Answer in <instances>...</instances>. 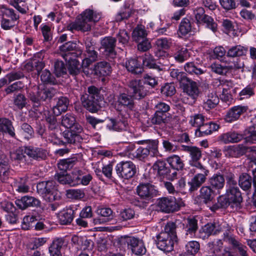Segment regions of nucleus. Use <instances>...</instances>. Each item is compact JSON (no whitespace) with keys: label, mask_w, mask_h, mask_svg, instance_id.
<instances>
[{"label":"nucleus","mask_w":256,"mask_h":256,"mask_svg":"<svg viewBox=\"0 0 256 256\" xmlns=\"http://www.w3.org/2000/svg\"><path fill=\"white\" fill-rule=\"evenodd\" d=\"M174 57L176 62L182 63L190 57V54L187 48H182L174 54Z\"/></svg>","instance_id":"6e6d98bb"},{"label":"nucleus","mask_w":256,"mask_h":256,"mask_svg":"<svg viewBox=\"0 0 256 256\" xmlns=\"http://www.w3.org/2000/svg\"><path fill=\"white\" fill-rule=\"evenodd\" d=\"M248 110L247 106L238 105L231 108L227 112L224 120L228 122H232L238 120L242 114L246 112Z\"/></svg>","instance_id":"a211bd4d"},{"label":"nucleus","mask_w":256,"mask_h":256,"mask_svg":"<svg viewBox=\"0 0 256 256\" xmlns=\"http://www.w3.org/2000/svg\"><path fill=\"white\" fill-rule=\"evenodd\" d=\"M25 154V146L19 148L14 152L10 153V158L12 160L20 162H24L26 160Z\"/></svg>","instance_id":"4d7b16f0"},{"label":"nucleus","mask_w":256,"mask_h":256,"mask_svg":"<svg viewBox=\"0 0 256 256\" xmlns=\"http://www.w3.org/2000/svg\"><path fill=\"white\" fill-rule=\"evenodd\" d=\"M126 67L128 70L134 74H138L142 71L140 63L136 59L129 60L126 63Z\"/></svg>","instance_id":"09e8293b"},{"label":"nucleus","mask_w":256,"mask_h":256,"mask_svg":"<svg viewBox=\"0 0 256 256\" xmlns=\"http://www.w3.org/2000/svg\"><path fill=\"white\" fill-rule=\"evenodd\" d=\"M77 162L78 159L75 157L62 160L58 163V168L60 170L66 172L72 168Z\"/></svg>","instance_id":"de8ad7c7"},{"label":"nucleus","mask_w":256,"mask_h":256,"mask_svg":"<svg viewBox=\"0 0 256 256\" xmlns=\"http://www.w3.org/2000/svg\"><path fill=\"white\" fill-rule=\"evenodd\" d=\"M74 210L72 208H68L61 211L58 214V220L62 224H68L73 220Z\"/></svg>","instance_id":"58836bf2"},{"label":"nucleus","mask_w":256,"mask_h":256,"mask_svg":"<svg viewBox=\"0 0 256 256\" xmlns=\"http://www.w3.org/2000/svg\"><path fill=\"white\" fill-rule=\"evenodd\" d=\"M142 62L144 66L153 69L152 72L144 74V79L156 80L160 78L162 69L156 64L154 58L152 55L146 54L143 58Z\"/></svg>","instance_id":"9d476101"},{"label":"nucleus","mask_w":256,"mask_h":256,"mask_svg":"<svg viewBox=\"0 0 256 256\" xmlns=\"http://www.w3.org/2000/svg\"><path fill=\"white\" fill-rule=\"evenodd\" d=\"M88 93L83 95L81 100L84 107L92 113L96 112L100 108V102L103 99L100 90L94 86L88 88Z\"/></svg>","instance_id":"20e7f679"},{"label":"nucleus","mask_w":256,"mask_h":256,"mask_svg":"<svg viewBox=\"0 0 256 256\" xmlns=\"http://www.w3.org/2000/svg\"><path fill=\"white\" fill-rule=\"evenodd\" d=\"M147 34L144 28L140 26H136L134 30L132 37L136 42H140L141 40L146 38Z\"/></svg>","instance_id":"5fc2aeb1"},{"label":"nucleus","mask_w":256,"mask_h":256,"mask_svg":"<svg viewBox=\"0 0 256 256\" xmlns=\"http://www.w3.org/2000/svg\"><path fill=\"white\" fill-rule=\"evenodd\" d=\"M69 100L67 98L64 96L60 98L56 106L53 107V114L56 116L60 115L62 112L67 110Z\"/></svg>","instance_id":"4c0bfd02"},{"label":"nucleus","mask_w":256,"mask_h":256,"mask_svg":"<svg viewBox=\"0 0 256 256\" xmlns=\"http://www.w3.org/2000/svg\"><path fill=\"white\" fill-rule=\"evenodd\" d=\"M115 170L118 176L121 178L128 180L136 173V165L131 161H122L116 164Z\"/></svg>","instance_id":"1a4fd4ad"},{"label":"nucleus","mask_w":256,"mask_h":256,"mask_svg":"<svg viewBox=\"0 0 256 256\" xmlns=\"http://www.w3.org/2000/svg\"><path fill=\"white\" fill-rule=\"evenodd\" d=\"M136 192L142 202L141 203L138 200L134 202V204L139 206H144L158 194L154 186L149 183L140 184L136 188Z\"/></svg>","instance_id":"423d86ee"},{"label":"nucleus","mask_w":256,"mask_h":256,"mask_svg":"<svg viewBox=\"0 0 256 256\" xmlns=\"http://www.w3.org/2000/svg\"><path fill=\"white\" fill-rule=\"evenodd\" d=\"M167 114L165 113H161V112H156L153 117L152 118V122L155 124H164L167 121Z\"/></svg>","instance_id":"69168bd1"},{"label":"nucleus","mask_w":256,"mask_h":256,"mask_svg":"<svg viewBox=\"0 0 256 256\" xmlns=\"http://www.w3.org/2000/svg\"><path fill=\"white\" fill-rule=\"evenodd\" d=\"M44 66V65L42 61H40L36 58H32L24 64L23 67V70L28 72L36 70V74H40V72Z\"/></svg>","instance_id":"473e14b6"},{"label":"nucleus","mask_w":256,"mask_h":256,"mask_svg":"<svg viewBox=\"0 0 256 256\" xmlns=\"http://www.w3.org/2000/svg\"><path fill=\"white\" fill-rule=\"evenodd\" d=\"M219 102V98L215 92H209L204 100V107L207 110L214 108Z\"/></svg>","instance_id":"f704fd0d"},{"label":"nucleus","mask_w":256,"mask_h":256,"mask_svg":"<svg viewBox=\"0 0 256 256\" xmlns=\"http://www.w3.org/2000/svg\"><path fill=\"white\" fill-rule=\"evenodd\" d=\"M218 202L219 204V206H216V204L214 205L211 207L210 209L212 211H215L216 210L219 208H226L230 206L232 208V204L230 201V200L226 194L224 196H220L218 198Z\"/></svg>","instance_id":"864d4df0"},{"label":"nucleus","mask_w":256,"mask_h":256,"mask_svg":"<svg viewBox=\"0 0 256 256\" xmlns=\"http://www.w3.org/2000/svg\"><path fill=\"white\" fill-rule=\"evenodd\" d=\"M222 245L223 243L222 240L219 239L214 240L208 244L209 250L213 254L212 256H220L219 253L222 247Z\"/></svg>","instance_id":"3c124183"},{"label":"nucleus","mask_w":256,"mask_h":256,"mask_svg":"<svg viewBox=\"0 0 256 256\" xmlns=\"http://www.w3.org/2000/svg\"><path fill=\"white\" fill-rule=\"evenodd\" d=\"M76 44L72 42H68L60 46L59 48L60 54L66 62L69 63L68 70L71 75H78L79 72V62L74 58L81 55L82 50H78L77 53L72 52L76 50Z\"/></svg>","instance_id":"7ed1b4c3"},{"label":"nucleus","mask_w":256,"mask_h":256,"mask_svg":"<svg viewBox=\"0 0 256 256\" xmlns=\"http://www.w3.org/2000/svg\"><path fill=\"white\" fill-rule=\"evenodd\" d=\"M38 193L46 201L52 202L60 198L56 182L53 180L40 182L36 186Z\"/></svg>","instance_id":"39448f33"},{"label":"nucleus","mask_w":256,"mask_h":256,"mask_svg":"<svg viewBox=\"0 0 256 256\" xmlns=\"http://www.w3.org/2000/svg\"><path fill=\"white\" fill-rule=\"evenodd\" d=\"M155 43L157 48L166 50L170 48L172 42L171 38H163L157 39Z\"/></svg>","instance_id":"e2e57ef3"},{"label":"nucleus","mask_w":256,"mask_h":256,"mask_svg":"<svg viewBox=\"0 0 256 256\" xmlns=\"http://www.w3.org/2000/svg\"><path fill=\"white\" fill-rule=\"evenodd\" d=\"M140 81H129L128 94L122 93L118 98L119 104L129 112L134 110L136 105L134 100H141L146 95L147 90L140 82Z\"/></svg>","instance_id":"f257e3e1"},{"label":"nucleus","mask_w":256,"mask_h":256,"mask_svg":"<svg viewBox=\"0 0 256 256\" xmlns=\"http://www.w3.org/2000/svg\"><path fill=\"white\" fill-rule=\"evenodd\" d=\"M74 170L70 174H58L57 175L55 176V179L62 184H67L70 186H74Z\"/></svg>","instance_id":"a19ab883"},{"label":"nucleus","mask_w":256,"mask_h":256,"mask_svg":"<svg viewBox=\"0 0 256 256\" xmlns=\"http://www.w3.org/2000/svg\"><path fill=\"white\" fill-rule=\"evenodd\" d=\"M116 40L112 37H106L101 40V48L104 49L106 54L114 58L116 54L114 50Z\"/></svg>","instance_id":"a878e982"},{"label":"nucleus","mask_w":256,"mask_h":256,"mask_svg":"<svg viewBox=\"0 0 256 256\" xmlns=\"http://www.w3.org/2000/svg\"><path fill=\"white\" fill-rule=\"evenodd\" d=\"M153 170L161 178H166L170 168L162 160H157L152 166Z\"/></svg>","instance_id":"e433bc0d"},{"label":"nucleus","mask_w":256,"mask_h":256,"mask_svg":"<svg viewBox=\"0 0 256 256\" xmlns=\"http://www.w3.org/2000/svg\"><path fill=\"white\" fill-rule=\"evenodd\" d=\"M200 192V198L204 203L208 204L212 200L214 192L210 186H202Z\"/></svg>","instance_id":"49530a36"},{"label":"nucleus","mask_w":256,"mask_h":256,"mask_svg":"<svg viewBox=\"0 0 256 256\" xmlns=\"http://www.w3.org/2000/svg\"><path fill=\"white\" fill-rule=\"evenodd\" d=\"M74 186L80 184L88 186L92 179V174L84 169L74 168Z\"/></svg>","instance_id":"aec40b11"},{"label":"nucleus","mask_w":256,"mask_h":256,"mask_svg":"<svg viewBox=\"0 0 256 256\" xmlns=\"http://www.w3.org/2000/svg\"><path fill=\"white\" fill-rule=\"evenodd\" d=\"M238 184L242 189L246 192H249L252 188V180L251 176L243 173L239 176Z\"/></svg>","instance_id":"79ce46f5"},{"label":"nucleus","mask_w":256,"mask_h":256,"mask_svg":"<svg viewBox=\"0 0 256 256\" xmlns=\"http://www.w3.org/2000/svg\"><path fill=\"white\" fill-rule=\"evenodd\" d=\"M182 150L188 154L190 157L188 164L192 167L198 168L204 166L200 162L202 156V150L196 146H182Z\"/></svg>","instance_id":"ddd939ff"},{"label":"nucleus","mask_w":256,"mask_h":256,"mask_svg":"<svg viewBox=\"0 0 256 256\" xmlns=\"http://www.w3.org/2000/svg\"><path fill=\"white\" fill-rule=\"evenodd\" d=\"M246 152V148L242 145L228 146L224 150V154L228 158H238L244 154Z\"/></svg>","instance_id":"7c9ffc66"},{"label":"nucleus","mask_w":256,"mask_h":256,"mask_svg":"<svg viewBox=\"0 0 256 256\" xmlns=\"http://www.w3.org/2000/svg\"><path fill=\"white\" fill-rule=\"evenodd\" d=\"M68 28L72 30H80L82 32H88L91 29V25L84 18H82L80 16H78L76 21L70 24Z\"/></svg>","instance_id":"c756f323"},{"label":"nucleus","mask_w":256,"mask_h":256,"mask_svg":"<svg viewBox=\"0 0 256 256\" xmlns=\"http://www.w3.org/2000/svg\"><path fill=\"white\" fill-rule=\"evenodd\" d=\"M222 231L218 223H209L204 226L199 231L198 236L204 240L212 234H216Z\"/></svg>","instance_id":"412c9836"},{"label":"nucleus","mask_w":256,"mask_h":256,"mask_svg":"<svg viewBox=\"0 0 256 256\" xmlns=\"http://www.w3.org/2000/svg\"><path fill=\"white\" fill-rule=\"evenodd\" d=\"M190 174H196L188 183L190 186L189 191L192 192L196 190L206 182L209 170L204 166L194 168L190 170Z\"/></svg>","instance_id":"0eeeda50"},{"label":"nucleus","mask_w":256,"mask_h":256,"mask_svg":"<svg viewBox=\"0 0 256 256\" xmlns=\"http://www.w3.org/2000/svg\"><path fill=\"white\" fill-rule=\"evenodd\" d=\"M15 203L20 208L24 210L29 206H39L40 202L34 197L24 196L21 199L16 200Z\"/></svg>","instance_id":"cd10ccee"},{"label":"nucleus","mask_w":256,"mask_h":256,"mask_svg":"<svg viewBox=\"0 0 256 256\" xmlns=\"http://www.w3.org/2000/svg\"><path fill=\"white\" fill-rule=\"evenodd\" d=\"M45 118L48 124V129L52 131H54L51 133L53 135L54 138H58L56 134V132H59V124L57 122L56 115L50 111H45L44 113Z\"/></svg>","instance_id":"bb28decb"},{"label":"nucleus","mask_w":256,"mask_h":256,"mask_svg":"<svg viewBox=\"0 0 256 256\" xmlns=\"http://www.w3.org/2000/svg\"><path fill=\"white\" fill-rule=\"evenodd\" d=\"M158 206L160 210L170 213L179 210L180 206L176 202L174 198L164 197L158 200Z\"/></svg>","instance_id":"f3484780"},{"label":"nucleus","mask_w":256,"mask_h":256,"mask_svg":"<svg viewBox=\"0 0 256 256\" xmlns=\"http://www.w3.org/2000/svg\"><path fill=\"white\" fill-rule=\"evenodd\" d=\"M226 195L232 204V208H237L242 201V198L238 188H226Z\"/></svg>","instance_id":"5701e85b"},{"label":"nucleus","mask_w":256,"mask_h":256,"mask_svg":"<svg viewBox=\"0 0 256 256\" xmlns=\"http://www.w3.org/2000/svg\"><path fill=\"white\" fill-rule=\"evenodd\" d=\"M192 30V24L190 20L186 18H183L178 26V34L182 36H185Z\"/></svg>","instance_id":"8fccbe9b"},{"label":"nucleus","mask_w":256,"mask_h":256,"mask_svg":"<svg viewBox=\"0 0 256 256\" xmlns=\"http://www.w3.org/2000/svg\"><path fill=\"white\" fill-rule=\"evenodd\" d=\"M204 8L202 7L196 8L194 10L195 18L198 24H206L208 28L215 32L217 28V24L212 18L206 15Z\"/></svg>","instance_id":"dca6fc26"},{"label":"nucleus","mask_w":256,"mask_h":256,"mask_svg":"<svg viewBox=\"0 0 256 256\" xmlns=\"http://www.w3.org/2000/svg\"><path fill=\"white\" fill-rule=\"evenodd\" d=\"M112 68L108 62L102 61L96 63L92 70H90V74L97 76H105L110 74Z\"/></svg>","instance_id":"b1692460"},{"label":"nucleus","mask_w":256,"mask_h":256,"mask_svg":"<svg viewBox=\"0 0 256 256\" xmlns=\"http://www.w3.org/2000/svg\"><path fill=\"white\" fill-rule=\"evenodd\" d=\"M166 161L172 169L182 170L184 168V163L178 155L173 154L168 156Z\"/></svg>","instance_id":"37998d69"},{"label":"nucleus","mask_w":256,"mask_h":256,"mask_svg":"<svg viewBox=\"0 0 256 256\" xmlns=\"http://www.w3.org/2000/svg\"><path fill=\"white\" fill-rule=\"evenodd\" d=\"M36 220V219L34 216H25L22 223V228L24 230H28L34 227V224Z\"/></svg>","instance_id":"052dcab7"},{"label":"nucleus","mask_w":256,"mask_h":256,"mask_svg":"<svg viewBox=\"0 0 256 256\" xmlns=\"http://www.w3.org/2000/svg\"><path fill=\"white\" fill-rule=\"evenodd\" d=\"M210 68L213 72L221 75H226L230 71V68L228 66H222L218 63L212 64Z\"/></svg>","instance_id":"338daca9"},{"label":"nucleus","mask_w":256,"mask_h":256,"mask_svg":"<svg viewBox=\"0 0 256 256\" xmlns=\"http://www.w3.org/2000/svg\"><path fill=\"white\" fill-rule=\"evenodd\" d=\"M230 233L228 230L224 233V240L232 244L234 247L236 248L240 256H248V248L240 244L234 237L230 235Z\"/></svg>","instance_id":"393cba45"},{"label":"nucleus","mask_w":256,"mask_h":256,"mask_svg":"<svg viewBox=\"0 0 256 256\" xmlns=\"http://www.w3.org/2000/svg\"><path fill=\"white\" fill-rule=\"evenodd\" d=\"M242 138L243 136L242 134L233 131L223 134L219 137L220 140L226 144L238 142Z\"/></svg>","instance_id":"2f4dec72"},{"label":"nucleus","mask_w":256,"mask_h":256,"mask_svg":"<svg viewBox=\"0 0 256 256\" xmlns=\"http://www.w3.org/2000/svg\"><path fill=\"white\" fill-rule=\"evenodd\" d=\"M20 134L25 139L29 140L33 136L34 130L30 125L24 123L21 126Z\"/></svg>","instance_id":"680f3d73"},{"label":"nucleus","mask_w":256,"mask_h":256,"mask_svg":"<svg viewBox=\"0 0 256 256\" xmlns=\"http://www.w3.org/2000/svg\"><path fill=\"white\" fill-rule=\"evenodd\" d=\"M219 128V126L212 122H204L200 126L199 128H196L195 131V134L197 136H204L211 134L213 132Z\"/></svg>","instance_id":"c85d7f7f"},{"label":"nucleus","mask_w":256,"mask_h":256,"mask_svg":"<svg viewBox=\"0 0 256 256\" xmlns=\"http://www.w3.org/2000/svg\"><path fill=\"white\" fill-rule=\"evenodd\" d=\"M205 122V118L202 114H196L190 117V124L199 128L200 126Z\"/></svg>","instance_id":"13d9d810"},{"label":"nucleus","mask_w":256,"mask_h":256,"mask_svg":"<svg viewBox=\"0 0 256 256\" xmlns=\"http://www.w3.org/2000/svg\"><path fill=\"white\" fill-rule=\"evenodd\" d=\"M101 14L96 10L90 9L86 10L81 14L80 16L84 18L88 22H98L101 18Z\"/></svg>","instance_id":"c03bdc74"},{"label":"nucleus","mask_w":256,"mask_h":256,"mask_svg":"<svg viewBox=\"0 0 256 256\" xmlns=\"http://www.w3.org/2000/svg\"><path fill=\"white\" fill-rule=\"evenodd\" d=\"M176 228H182L185 234L190 238H192L198 229V220L194 218L183 220L182 222L176 220L175 222Z\"/></svg>","instance_id":"f8f14e48"},{"label":"nucleus","mask_w":256,"mask_h":256,"mask_svg":"<svg viewBox=\"0 0 256 256\" xmlns=\"http://www.w3.org/2000/svg\"><path fill=\"white\" fill-rule=\"evenodd\" d=\"M128 127V121L126 117L119 114L114 118H108L106 128L112 131L122 132L126 130Z\"/></svg>","instance_id":"2eb2a0df"},{"label":"nucleus","mask_w":256,"mask_h":256,"mask_svg":"<svg viewBox=\"0 0 256 256\" xmlns=\"http://www.w3.org/2000/svg\"><path fill=\"white\" fill-rule=\"evenodd\" d=\"M126 242L128 248L132 254L136 256H143L146 254V249L142 239L134 236H127Z\"/></svg>","instance_id":"4468645a"},{"label":"nucleus","mask_w":256,"mask_h":256,"mask_svg":"<svg viewBox=\"0 0 256 256\" xmlns=\"http://www.w3.org/2000/svg\"><path fill=\"white\" fill-rule=\"evenodd\" d=\"M0 131L8 134L12 137L15 136L14 128L12 122L8 118H0Z\"/></svg>","instance_id":"ea45409f"},{"label":"nucleus","mask_w":256,"mask_h":256,"mask_svg":"<svg viewBox=\"0 0 256 256\" xmlns=\"http://www.w3.org/2000/svg\"><path fill=\"white\" fill-rule=\"evenodd\" d=\"M209 184L213 188L218 190L222 189L224 186V178L221 174H214L209 179Z\"/></svg>","instance_id":"a18cd8bd"},{"label":"nucleus","mask_w":256,"mask_h":256,"mask_svg":"<svg viewBox=\"0 0 256 256\" xmlns=\"http://www.w3.org/2000/svg\"><path fill=\"white\" fill-rule=\"evenodd\" d=\"M25 154L30 158L40 160L45 159L48 152L42 148L29 146H25Z\"/></svg>","instance_id":"4be33fe9"},{"label":"nucleus","mask_w":256,"mask_h":256,"mask_svg":"<svg viewBox=\"0 0 256 256\" xmlns=\"http://www.w3.org/2000/svg\"><path fill=\"white\" fill-rule=\"evenodd\" d=\"M12 6L18 12L22 14H26L28 10V6L26 4V0H13Z\"/></svg>","instance_id":"774afa93"},{"label":"nucleus","mask_w":256,"mask_h":256,"mask_svg":"<svg viewBox=\"0 0 256 256\" xmlns=\"http://www.w3.org/2000/svg\"><path fill=\"white\" fill-rule=\"evenodd\" d=\"M224 176L226 180V188H238L237 186V182L234 174L230 171H226L224 173Z\"/></svg>","instance_id":"0e129e2a"},{"label":"nucleus","mask_w":256,"mask_h":256,"mask_svg":"<svg viewBox=\"0 0 256 256\" xmlns=\"http://www.w3.org/2000/svg\"><path fill=\"white\" fill-rule=\"evenodd\" d=\"M61 124L64 127L77 132H82L83 130L82 126L76 122L74 114L71 113H67L62 116Z\"/></svg>","instance_id":"6ab92c4d"},{"label":"nucleus","mask_w":256,"mask_h":256,"mask_svg":"<svg viewBox=\"0 0 256 256\" xmlns=\"http://www.w3.org/2000/svg\"><path fill=\"white\" fill-rule=\"evenodd\" d=\"M177 242L176 224L169 222L165 226L164 231L156 236L157 248L166 253L170 252L174 250V245Z\"/></svg>","instance_id":"f03ea898"},{"label":"nucleus","mask_w":256,"mask_h":256,"mask_svg":"<svg viewBox=\"0 0 256 256\" xmlns=\"http://www.w3.org/2000/svg\"><path fill=\"white\" fill-rule=\"evenodd\" d=\"M248 51L246 48L241 46H232L227 52V56L230 57H236L245 55Z\"/></svg>","instance_id":"603ef678"},{"label":"nucleus","mask_w":256,"mask_h":256,"mask_svg":"<svg viewBox=\"0 0 256 256\" xmlns=\"http://www.w3.org/2000/svg\"><path fill=\"white\" fill-rule=\"evenodd\" d=\"M97 213L104 218H96L94 220V223L95 224H100L108 222L112 218V211L110 208H104L97 210Z\"/></svg>","instance_id":"c9c22d12"},{"label":"nucleus","mask_w":256,"mask_h":256,"mask_svg":"<svg viewBox=\"0 0 256 256\" xmlns=\"http://www.w3.org/2000/svg\"><path fill=\"white\" fill-rule=\"evenodd\" d=\"M206 81L199 84L195 81H180V86L184 92L186 94L193 100L196 99L200 92V88L206 90L208 88V84Z\"/></svg>","instance_id":"6e6552de"},{"label":"nucleus","mask_w":256,"mask_h":256,"mask_svg":"<svg viewBox=\"0 0 256 256\" xmlns=\"http://www.w3.org/2000/svg\"><path fill=\"white\" fill-rule=\"evenodd\" d=\"M186 253L192 254L195 256L200 249V244L198 242L192 240L188 242L186 246Z\"/></svg>","instance_id":"bf43d9fd"},{"label":"nucleus","mask_w":256,"mask_h":256,"mask_svg":"<svg viewBox=\"0 0 256 256\" xmlns=\"http://www.w3.org/2000/svg\"><path fill=\"white\" fill-rule=\"evenodd\" d=\"M56 84L54 81H42L38 86V95L42 101L50 100L56 93V90L52 86Z\"/></svg>","instance_id":"9b49d317"},{"label":"nucleus","mask_w":256,"mask_h":256,"mask_svg":"<svg viewBox=\"0 0 256 256\" xmlns=\"http://www.w3.org/2000/svg\"><path fill=\"white\" fill-rule=\"evenodd\" d=\"M81 132H77L76 131H74L72 130H66L62 132V136L64 138L65 142L61 141L62 144L64 143L68 144H74L76 142H80L82 140L80 136Z\"/></svg>","instance_id":"72a5a7b5"}]
</instances>
